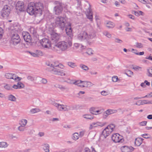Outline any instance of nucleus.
<instances>
[{
  "label": "nucleus",
  "instance_id": "63",
  "mask_svg": "<svg viewBox=\"0 0 152 152\" xmlns=\"http://www.w3.org/2000/svg\"><path fill=\"white\" fill-rule=\"evenodd\" d=\"M29 53L30 54L33 56L37 57L35 51L34 52H30Z\"/></svg>",
  "mask_w": 152,
  "mask_h": 152
},
{
  "label": "nucleus",
  "instance_id": "48",
  "mask_svg": "<svg viewBox=\"0 0 152 152\" xmlns=\"http://www.w3.org/2000/svg\"><path fill=\"white\" fill-rule=\"evenodd\" d=\"M136 46L137 48H142L143 47L142 44L141 43L139 42L136 43Z\"/></svg>",
  "mask_w": 152,
  "mask_h": 152
},
{
  "label": "nucleus",
  "instance_id": "32",
  "mask_svg": "<svg viewBox=\"0 0 152 152\" xmlns=\"http://www.w3.org/2000/svg\"><path fill=\"white\" fill-rule=\"evenodd\" d=\"M40 111V110L39 108H33L30 110L29 113L31 114H34Z\"/></svg>",
  "mask_w": 152,
  "mask_h": 152
},
{
  "label": "nucleus",
  "instance_id": "19",
  "mask_svg": "<svg viewBox=\"0 0 152 152\" xmlns=\"http://www.w3.org/2000/svg\"><path fill=\"white\" fill-rule=\"evenodd\" d=\"M22 35L25 41L29 42H31L32 38L29 33L27 32H23Z\"/></svg>",
  "mask_w": 152,
  "mask_h": 152
},
{
  "label": "nucleus",
  "instance_id": "31",
  "mask_svg": "<svg viewBox=\"0 0 152 152\" xmlns=\"http://www.w3.org/2000/svg\"><path fill=\"white\" fill-rule=\"evenodd\" d=\"M80 137L79 135V133L77 132H75L73 133L72 135V139L75 141L78 140Z\"/></svg>",
  "mask_w": 152,
  "mask_h": 152
},
{
  "label": "nucleus",
  "instance_id": "39",
  "mask_svg": "<svg viewBox=\"0 0 152 152\" xmlns=\"http://www.w3.org/2000/svg\"><path fill=\"white\" fill-rule=\"evenodd\" d=\"M103 34L105 36L108 38L110 39L112 38L111 34L107 31H104L103 33Z\"/></svg>",
  "mask_w": 152,
  "mask_h": 152
},
{
  "label": "nucleus",
  "instance_id": "27",
  "mask_svg": "<svg viewBox=\"0 0 152 152\" xmlns=\"http://www.w3.org/2000/svg\"><path fill=\"white\" fill-rule=\"evenodd\" d=\"M152 104V101L151 102H146V100H139L138 101L136 104L138 105H143L145 104Z\"/></svg>",
  "mask_w": 152,
  "mask_h": 152
},
{
  "label": "nucleus",
  "instance_id": "30",
  "mask_svg": "<svg viewBox=\"0 0 152 152\" xmlns=\"http://www.w3.org/2000/svg\"><path fill=\"white\" fill-rule=\"evenodd\" d=\"M82 117L86 119L91 120L94 118V117L90 114H84L82 115Z\"/></svg>",
  "mask_w": 152,
  "mask_h": 152
},
{
  "label": "nucleus",
  "instance_id": "10",
  "mask_svg": "<svg viewBox=\"0 0 152 152\" xmlns=\"http://www.w3.org/2000/svg\"><path fill=\"white\" fill-rule=\"evenodd\" d=\"M55 3L57 5L54 7V10L55 12V14L58 15L62 13L63 10V7L61 4L59 2L56 1L55 2Z\"/></svg>",
  "mask_w": 152,
  "mask_h": 152
},
{
  "label": "nucleus",
  "instance_id": "43",
  "mask_svg": "<svg viewBox=\"0 0 152 152\" xmlns=\"http://www.w3.org/2000/svg\"><path fill=\"white\" fill-rule=\"evenodd\" d=\"M67 64L69 66L72 68H74L77 66L75 63L72 62H68Z\"/></svg>",
  "mask_w": 152,
  "mask_h": 152
},
{
  "label": "nucleus",
  "instance_id": "51",
  "mask_svg": "<svg viewBox=\"0 0 152 152\" xmlns=\"http://www.w3.org/2000/svg\"><path fill=\"white\" fill-rule=\"evenodd\" d=\"M148 72L149 73L148 76L149 77H152V67L149 68L148 69Z\"/></svg>",
  "mask_w": 152,
  "mask_h": 152
},
{
  "label": "nucleus",
  "instance_id": "35",
  "mask_svg": "<svg viewBox=\"0 0 152 152\" xmlns=\"http://www.w3.org/2000/svg\"><path fill=\"white\" fill-rule=\"evenodd\" d=\"M9 100L12 102H15L16 101V98L13 95L10 94L8 96Z\"/></svg>",
  "mask_w": 152,
  "mask_h": 152
},
{
  "label": "nucleus",
  "instance_id": "11",
  "mask_svg": "<svg viewBox=\"0 0 152 152\" xmlns=\"http://www.w3.org/2000/svg\"><path fill=\"white\" fill-rule=\"evenodd\" d=\"M106 124V123L100 121L93 122L90 125L89 127V130H91L94 128L98 126L102 127Z\"/></svg>",
  "mask_w": 152,
  "mask_h": 152
},
{
  "label": "nucleus",
  "instance_id": "4",
  "mask_svg": "<svg viewBox=\"0 0 152 152\" xmlns=\"http://www.w3.org/2000/svg\"><path fill=\"white\" fill-rule=\"evenodd\" d=\"M66 21V19L64 18L58 17L55 19L54 22L51 23L49 28L52 29L56 27H58L63 30L65 26Z\"/></svg>",
  "mask_w": 152,
  "mask_h": 152
},
{
  "label": "nucleus",
  "instance_id": "1",
  "mask_svg": "<svg viewBox=\"0 0 152 152\" xmlns=\"http://www.w3.org/2000/svg\"><path fill=\"white\" fill-rule=\"evenodd\" d=\"M96 36L93 29L91 27L87 26L85 30L78 34L76 38L78 41L90 45L93 43L92 39Z\"/></svg>",
  "mask_w": 152,
  "mask_h": 152
},
{
  "label": "nucleus",
  "instance_id": "28",
  "mask_svg": "<svg viewBox=\"0 0 152 152\" xmlns=\"http://www.w3.org/2000/svg\"><path fill=\"white\" fill-rule=\"evenodd\" d=\"M111 133L115 130V125L113 124H110L106 127Z\"/></svg>",
  "mask_w": 152,
  "mask_h": 152
},
{
  "label": "nucleus",
  "instance_id": "23",
  "mask_svg": "<svg viewBox=\"0 0 152 152\" xmlns=\"http://www.w3.org/2000/svg\"><path fill=\"white\" fill-rule=\"evenodd\" d=\"M143 139L141 138L138 137L135 139V145L137 146H140L142 143Z\"/></svg>",
  "mask_w": 152,
  "mask_h": 152
},
{
  "label": "nucleus",
  "instance_id": "47",
  "mask_svg": "<svg viewBox=\"0 0 152 152\" xmlns=\"http://www.w3.org/2000/svg\"><path fill=\"white\" fill-rule=\"evenodd\" d=\"M25 129V126H23L22 125H20L18 128V129L19 131L21 132H23Z\"/></svg>",
  "mask_w": 152,
  "mask_h": 152
},
{
  "label": "nucleus",
  "instance_id": "15",
  "mask_svg": "<svg viewBox=\"0 0 152 152\" xmlns=\"http://www.w3.org/2000/svg\"><path fill=\"white\" fill-rule=\"evenodd\" d=\"M117 110H112L109 109L104 112L103 114V117L104 118H106L108 116L110 115L115 113L117 112Z\"/></svg>",
  "mask_w": 152,
  "mask_h": 152
},
{
  "label": "nucleus",
  "instance_id": "57",
  "mask_svg": "<svg viewBox=\"0 0 152 152\" xmlns=\"http://www.w3.org/2000/svg\"><path fill=\"white\" fill-rule=\"evenodd\" d=\"M3 29L0 28V39L2 38L3 35Z\"/></svg>",
  "mask_w": 152,
  "mask_h": 152
},
{
  "label": "nucleus",
  "instance_id": "54",
  "mask_svg": "<svg viewBox=\"0 0 152 152\" xmlns=\"http://www.w3.org/2000/svg\"><path fill=\"white\" fill-rule=\"evenodd\" d=\"M30 31L31 33L34 34L36 33V31L34 28H31L30 29Z\"/></svg>",
  "mask_w": 152,
  "mask_h": 152
},
{
  "label": "nucleus",
  "instance_id": "61",
  "mask_svg": "<svg viewBox=\"0 0 152 152\" xmlns=\"http://www.w3.org/2000/svg\"><path fill=\"white\" fill-rule=\"evenodd\" d=\"M66 82L68 83L69 84H74V82L72 80H71L70 79H68L66 81Z\"/></svg>",
  "mask_w": 152,
  "mask_h": 152
},
{
  "label": "nucleus",
  "instance_id": "25",
  "mask_svg": "<svg viewBox=\"0 0 152 152\" xmlns=\"http://www.w3.org/2000/svg\"><path fill=\"white\" fill-rule=\"evenodd\" d=\"M85 81H83L81 80H78L74 82V84L77 85L79 86H80L81 87H85L84 84Z\"/></svg>",
  "mask_w": 152,
  "mask_h": 152
},
{
  "label": "nucleus",
  "instance_id": "14",
  "mask_svg": "<svg viewBox=\"0 0 152 152\" xmlns=\"http://www.w3.org/2000/svg\"><path fill=\"white\" fill-rule=\"evenodd\" d=\"M11 41L13 45H16L20 42V39L19 35L17 34H15L12 36Z\"/></svg>",
  "mask_w": 152,
  "mask_h": 152
},
{
  "label": "nucleus",
  "instance_id": "56",
  "mask_svg": "<svg viewBox=\"0 0 152 152\" xmlns=\"http://www.w3.org/2000/svg\"><path fill=\"white\" fill-rule=\"evenodd\" d=\"M147 122L145 121H143L139 123V124L141 126H145L146 125Z\"/></svg>",
  "mask_w": 152,
  "mask_h": 152
},
{
  "label": "nucleus",
  "instance_id": "42",
  "mask_svg": "<svg viewBox=\"0 0 152 152\" xmlns=\"http://www.w3.org/2000/svg\"><path fill=\"white\" fill-rule=\"evenodd\" d=\"M86 131L85 130H83L80 131L79 134V135L80 137H83L85 134Z\"/></svg>",
  "mask_w": 152,
  "mask_h": 152
},
{
  "label": "nucleus",
  "instance_id": "24",
  "mask_svg": "<svg viewBox=\"0 0 152 152\" xmlns=\"http://www.w3.org/2000/svg\"><path fill=\"white\" fill-rule=\"evenodd\" d=\"M105 25L108 28H113L115 27V24L111 21H107L105 23Z\"/></svg>",
  "mask_w": 152,
  "mask_h": 152
},
{
  "label": "nucleus",
  "instance_id": "52",
  "mask_svg": "<svg viewBox=\"0 0 152 152\" xmlns=\"http://www.w3.org/2000/svg\"><path fill=\"white\" fill-rule=\"evenodd\" d=\"M49 102H50L51 104H52L54 106H55L56 107L57 105V104H58V103H56L55 101H54L52 99H50L49 100Z\"/></svg>",
  "mask_w": 152,
  "mask_h": 152
},
{
  "label": "nucleus",
  "instance_id": "64",
  "mask_svg": "<svg viewBox=\"0 0 152 152\" xmlns=\"http://www.w3.org/2000/svg\"><path fill=\"white\" fill-rule=\"evenodd\" d=\"M41 82L43 84H46L47 82V80L45 79H42L41 80Z\"/></svg>",
  "mask_w": 152,
  "mask_h": 152
},
{
  "label": "nucleus",
  "instance_id": "29",
  "mask_svg": "<svg viewBox=\"0 0 152 152\" xmlns=\"http://www.w3.org/2000/svg\"><path fill=\"white\" fill-rule=\"evenodd\" d=\"M42 146L43 149L45 152H49V148L50 146L47 143L44 144H43Z\"/></svg>",
  "mask_w": 152,
  "mask_h": 152
},
{
  "label": "nucleus",
  "instance_id": "3",
  "mask_svg": "<svg viewBox=\"0 0 152 152\" xmlns=\"http://www.w3.org/2000/svg\"><path fill=\"white\" fill-rule=\"evenodd\" d=\"M72 45V41L71 38L69 39H66L65 41L58 42L57 43L53 45L51 47V49L54 51L58 52L59 50L64 51L69 47H71Z\"/></svg>",
  "mask_w": 152,
  "mask_h": 152
},
{
  "label": "nucleus",
  "instance_id": "18",
  "mask_svg": "<svg viewBox=\"0 0 152 152\" xmlns=\"http://www.w3.org/2000/svg\"><path fill=\"white\" fill-rule=\"evenodd\" d=\"M24 4L23 1H18L16 4V8L18 10L23 11L24 9Z\"/></svg>",
  "mask_w": 152,
  "mask_h": 152
},
{
  "label": "nucleus",
  "instance_id": "5",
  "mask_svg": "<svg viewBox=\"0 0 152 152\" xmlns=\"http://www.w3.org/2000/svg\"><path fill=\"white\" fill-rule=\"evenodd\" d=\"M111 139L113 142L115 143H122L124 141L123 137L118 133H115L112 134Z\"/></svg>",
  "mask_w": 152,
  "mask_h": 152
},
{
  "label": "nucleus",
  "instance_id": "40",
  "mask_svg": "<svg viewBox=\"0 0 152 152\" xmlns=\"http://www.w3.org/2000/svg\"><path fill=\"white\" fill-rule=\"evenodd\" d=\"M86 53L89 55H91L94 54V51L91 48H89L87 50Z\"/></svg>",
  "mask_w": 152,
  "mask_h": 152
},
{
  "label": "nucleus",
  "instance_id": "41",
  "mask_svg": "<svg viewBox=\"0 0 152 152\" xmlns=\"http://www.w3.org/2000/svg\"><path fill=\"white\" fill-rule=\"evenodd\" d=\"M80 66L82 69L85 71H88L89 69L87 66L83 64H80Z\"/></svg>",
  "mask_w": 152,
  "mask_h": 152
},
{
  "label": "nucleus",
  "instance_id": "16",
  "mask_svg": "<svg viewBox=\"0 0 152 152\" xmlns=\"http://www.w3.org/2000/svg\"><path fill=\"white\" fill-rule=\"evenodd\" d=\"M66 34L69 36V37L67 38L68 39H69L70 38H71V41H72L73 38V34L72 33V30L70 27V25H69L66 28Z\"/></svg>",
  "mask_w": 152,
  "mask_h": 152
},
{
  "label": "nucleus",
  "instance_id": "22",
  "mask_svg": "<svg viewBox=\"0 0 152 152\" xmlns=\"http://www.w3.org/2000/svg\"><path fill=\"white\" fill-rule=\"evenodd\" d=\"M111 133L109 129L106 127L103 131L102 134L104 138H106Z\"/></svg>",
  "mask_w": 152,
  "mask_h": 152
},
{
  "label": "nucleus",
  "instance_id": "38",
  "mask_svg": "<svg viewBox=\"0 0 152 152\" xmlns=\"http://www.w3.org/2000/svg\"><path fill=\"white\" fill-rule=\"evenodd\" d=\"M85 84H84L85 87H89L93 86L94 84L90 82H85Z\"/></svg>",
  "mask_w": 152,
  "mask_h": 152
},
{
  "label": "nucleus",
  "instance_id": "49",
  "mask_svg": "<svg viewBox=\"0 0 152 152\" xmlns=\"http://www.w3.org/2000/svg\"><path fill=\"white\" fill-rule=\"evenodd\" d=\"M96 110V108L94 107H91L89 110L90 112L93 115L96 114L95 113Z\"/></svg>",
  "mask_w": 152,
  "mask_h": 152
},
{
  "label": "nucleus",
  "instance_id": "44",
  "mask_svg": "<svg viewBox=\"0 0 152 152\" xmlns=\"http://www.w3.org/2000/svg\"><path fill=\"white\" fill-rule=\"evenodd\" d=\"M112 80L114 82H116L119 80V79L117 76H114L112 77Z\"/></svg>",
  "mask_w": 152,
  "mask_h": 152
},
{
  "label": "nucleus",
  "instance_id": "6",
  "mask_svg": "<svg viewBox=\"0 0 152 152\" xmlns=\"http://www.w3.org/2000/svg\"><path fill=\"white\" fill-rule=\"evenodd\" d=\"M50 39L52 42L53 44L57 43L61 35L57 33L54 31L52 32L50 34Z\"/></svg>",
  "mask_w": 152,
  "mask_h": 152
},
{
  "label": "nucleus",
  "instance_id": "53",
  "mask_svg": "<svg viewBox=\"0 0 152 152\" xmlns=\"http://www.w3.org/2000/svg\"><path fill=\"white\" fill-rule=\"evenodd\" d=\"M101 94L103 96H106L109 94V92L107 91H103L101 92Z\"/></svg>",
  "mask_w": 152,
  "mask_h": 152
},
{
  "label": "nucleus",
  "instance_id": "55",
  "mask_svg": "<svg viewBox=\"0 0 152 152\" xmlns=\"http://www.w3.org/2000/svg\"><path fill=\"white\" fill-rule=\"evenodd\" d=\"M27 78L28 80L31 81H34L35 80V77H34L31 76H28L27 77Z\"/></svg>",
  "mask_w": 152,
  "mask_h": 152
},
{
  "label": "nucleus",
  "instance_id": "60",
  "mask_svg": "<svg viewBox=\"0 0 152 152\" xmlns=\"http://www.w3.org/2000/svg\"><path fill=\"white\" fill-rule=\"evenodd\" d=\"M133 69L135 70H138L140 69H141V67L139 66H135L133 67Z\"/></svg>",
  "mask_w": 152,
  "mask_h": 152
},
{
  "label": "nucleus",
  "instance_id": "21",
  "mask_svg": "<svg viewBox=\"0 0 152 152\" xmlns=\"http://www.w3.org/2000/svg\"><path fill=\"white\" fill-rule=\"evenodd\" d=\"M87 17L89 20L92 22L93 21V13L90 8H89L87 11V13L86 14Z\"/></svg>",
  "mask_w": 152,
  "mask_h": 152
},
{
  "label": "nucleus",
  "instance_id": "13",
  "mask_svg": "<svg viewBox=\"0 0 152 152\" xmlns=\"http://www.w3.org/2000/svg\"><path fill=\"white\" fill-rule=\"evenodd\" d=\"M5 77L8 79H12L16 81H20L21 79L20 77L17 76L15 74L11 73H6L5 75Z\"/></svg>",
  "mask_w": 152,
  "mask_h": 152
},
{
  "label": "nucleus",
  "instance_id": "59",
  "mask_svg": "<svg viewBox=\"0 0 152 152\" xmlns=\"http://www.w3.org/2000/svg\"><path fill=\"white\" fill-rule=\"evenodd\" d=\"M12 88L14 89H19V87L18 85V83H17V84H14L12 86Z\"/></svg>",
  "mask_w": 152,
  "mask_h": 152
},
{
  "label": "nucleus",
  "instance_id": "12",
  "mask_svg": "<svg viewBox=\"0 0 152 152\" xmlns=\"http://www.w3.org/2000/svg\"><path fill=\"white\" fill-rule=\"evenodd\" d=\"M56 107L57 110L61 111H67L70 110V107L67 105L58 104Z\"/></svg>",
  "mask_w": 152,
  "mask_h": 152
},
{
  "label": "nucleus",
  "instance_id": "7",
  "mask_svg": "<svg viewBox=\"0 0 152 152\" xmlns=\"http://www.w3.org/2000/svg\"><path fill=\"white\" fill-rule=\"evenodd\" d=\"M40 43L42 46L44 48L49 49L53 46L52 44L51 45L50 41L49 39L46 38H44L40 41Z\"/></svg>",
  "mask_w": 152,
  "mask_h": 152
},
{
  "label": "nucleus",
  "instance_id": "34",
  "mask_svg": "<svg viewBox=\"0 0 152 152\" xmlns=\"http://www.w3.org/2000/svg\"><path fill=\"white\" fill-rule=\"evenodd\" d=\"M27 123V120L24 119H22L20 121L19 124L20 125H22L23 126H25Z\"/></svg>",
  "mask_w": 152,
  "mask_h": 152
},
{
  "label": "nucleus",
  "instance_id": "36",
  "mask_svg": "<svg viewBox=\"0 0 152 152\" xmlns=\"http://www.w3.org/2000/svg\"><path fill=\"white\" fill-rule=\"evenodd\" d=\"M8 146V144L4 142H0V148H6Z\"/></svg>",
  "mask_w": 152,
  "mask_h": 152
},
{
  "label": "nucleus",
  "instance_id": "17",
  "mask_svg": "<svg viewBox=\"0 0 152 152\" xmlns=\"http://www.w3.org/2000/svg\"><path fill=\"white\" fill-rule=\"evenodd\" d=\"M120 149L122 152H132L134 148L131 146L124 145L121 147Z\"/></svg>",
  "mask_w": 152,
  "mask_h": 152
},
{
  "label": "nucleus",
  "instance_id": "62",
  "mask_svg": "<svg viewBox=\"0 0 152 152\" xmlns=\"http://www.w3.org/2000/svg\"><path fill=\"white\" fill-rule=\"evenodd\" d=\"M139 1L142 2L144 4H146L148 2V0H138Z\"/></svg>",
  "mask_w": 152,
  "mask_h": 152
},
{
  "label": "nucleus",
  "instance_id": "46",
  "mask_svg": "<svg viewBox=\"0 0 152 152\" xmlns=\"http://www.w3.org/2000/svg\"><path fill=\"white\" fill-rule=\"evenodd\" d=\"M84 152H96L94 148H92L91 151L88 148H85Z\"/></svg>",
  "mask_w": 152,
  "mask_h": 152
},
{
  "label": "nucleus",
  "instance_id": "2",
  "mask_svg": "<svg viewBox=\"0 0 152 152\" xmlns=\"http://www.w3.org/2000/svg\"><path fill=\"white\" fill-rule=\"evenodd\" d=\"M43 8L42 4L41 3L34 4L33 3H29L27 9V12L30 15L36 16L35 20H38L37 22H39L42 19L41 15Z\"/></svg>",
  "mask_w": 152,
  "mask_h": 152
},
{
  "label": "nucleus",
  "instance_id": "9",
  "mask_svg": "<svg viewBox=\"0 0 152 152\" xmlns=\"http://www.w3.org/2000/svg\"><path fill=\"white\" fill-rule=\"evenodd\" d=\"M61 66H60L56 68L51 69L52 72L55 75H60L61 76H64L66 75L64 71L63 70H61L60 68H61Z\"/></svg>",
  "mask_w": 152,
  "mask_h": 152
},
{
  "label": "nucleus",
  "instance_id": "26",
  "mask_svg": "<svg viewBox=\"0 0 152 152\" xmlns=\"http://www.w3.org/2000/svg\"><path fill=\"white\" fill-rule=\"evenodd\" d=\"M53 86L56 88H58L62 91H64L67 89V88L65 86L58 83L54 84Z\"/></svg>",
  "mask_w": 152,
  "mask_h": 152
},
{
  "label": "nucleus",
  "instance_id": "50",
  "mask_svg": "<svg viewBox=\"0 0 152 152\" xmlns=\"http://www.w3.org/2000/svg\"><path fill=\"white\" fill-rule=\"evenodd\" d=\"M18 83L19 87V89L23 88H24V85L21 82H19Z\"/></svg>",
  "mask_w": 152,
  "mask_h": 152
},
{
  "label": "nucleus",
  "instance_id": "37",
  "mask_svg": "<svg viewBox=\"0 0 152 152\" xmlns=\"http://www.w3.org/2000/svg\"><path fill=\"white\" fill-rule=\"evenodd\" d=\"M37 57L42 56L44 55L43 53L40 50H36L35 51Z\"/></svg>",
  "mask_w": 152,
  "mask_h": 152
},
{
  "label": "nucleus",
  "instance_id": "20",
  "mask_svg": "<svg viewBox=\"0 0 152 152\" xmlns=\"http://www.w3.org/2000/svg\"><path fill=\"white\" fill-rule=\"evenodd\" d=\"M46 65L53 69L56 67H57L60 66H63V65L61 64H59L58 62H47L46 63Z\"/></svg>",
  "mask_w": 152,
  "mask_h": 152
},
{
  "label": "nucleus",
  "instance_id": "45",
  "mask_svg": "<svg viewBox=\"0 0 152 152\" xmlns=\"http://www.w3.org/2000/svg\"><path fill=\"white\" fill-rule=\"evenodd\" d=\"M125 74L128 77H131L133 75V73L131 71L128 70L126 72Z\"/></svg>",
  "mask_w": 152,
  "mask_h": 152
},
{
  "label": "nucleus",
  "instance_id": "33",
  "mask_svg": "<svg viewBox=\"0 0 152 152\" xmlns=\"http://www.w3.org/2000/svg\"><path fill=\"white\" fill-rule=\"evenodd\" d=\"M5 89L7 90H12V86L10 84H6L4 86Z\"/></svg>",
  "mask_w": 152,
  "mask_h": 152
},
{
  "label": "nucleus",
  "instance_id": "8",
  "mask_svg": "<svg viewBox=\"0 0 152 152\" xmlns=\"http://www.w3.org/2000/svg\"><path fill=\"white\" fill-rule=\"evenodd\" d=\"M10 12V7L7 5H5L1 12V15L3 18H7L9 16Z\"/></svg>",
  "mask_w": 152,
  "mask_h": 152
},
{
  "label": "nucleus",
  "instance_id": "58",
  "mask_svg": "<svg viewBox=\"0 0 152 152\" xmlns=\"http://www.w3.org/2000/svg\"><path fill=\"white\" fill-rule=\"evenodd\" d=\"M115 42L120 43H121L123 42L121 40L118 38H115Z\"/></svg>",
  "mask_w": 152,
  "mask_h": 152
}]
</instances>
